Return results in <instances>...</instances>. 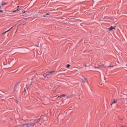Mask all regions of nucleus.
I'll use <instances>...</instances> for the list:
<instances>
[{"instance_id": "1", "label": "nucleus", "mask_w": 127, "mask_h": 127, "mask_svg": "<svg viewBox=\"0 0 127 127\" xmlns=\"http://www.w3.org/2000/svg\"><path fill=\"white\" fill-rule=\"evenodd\" d=\"M54 72H55V71L53 70L52 71H50V72H48V73L44 74L43 76H44V78H46V77H47V76H49V75L53 74V73H54Z\"/></svg>"}, {"instance_id": "2", "label": "nucleus", "mask_w": 127, "mask_h": 127, "mask_svg": "<svg viewBox=\"0 0 127 127\" xmlns=\"http://www.w3.org/2000/svg\"><path fill=\"white\" fill-rule=\"evenodd\" d=\"M118 102V101L116 99H114L113 101L112 102V103L111 104V106H113V105H114V104H116Z\"/></svg>"}, {"instance_id": "3", "label": "nucleus", "mask_w": 127, "mask_h": 127, "mask_svg": "<svg viewBox=\"0 0 127 127\" xmlns=\"http://www.w3.org/2000/svg\"><path fill=\"white\" fill-rule=\"evenodd\" d=\"M87 78L81 79L82 83H88V81H86Z\"/></svg>"}, {"instance_id": "4", "label": "nucleus", "mask_w": 127, "mask_h": 127, "mask_svg": "<svg viewBox=\"0 0 127 127\" xmlns=\"http://www.w3.org/2000/svg\"><path fill=\"white\" fill-rule=\"evenodd\" d=\"M115 28H116V27L111 26V28H109L108 29H109V31H111L113 30V29H115Z\"/></svg>"}, {"instance_id": "5", "label": "nucleus", "mask_w": 127, "mask_h": 127, "mask_svg": "<svg viewBox=\"0 0 127 127\" xmlns=\"http://www.w3.org/2000/svg\"><path fill=\"white\" fill-rule=\"evenodd\" d=\"M36 123H38V122H40V119L37 118L36 120H35Z\"/></svg>"}, {"instance_id": "6", "label": "nucleus", "mask_w": 127, "mask_h": 127, "mask_svg": "<svg viewBox=\"0 0 127 127\" xmlns=\"http://www.w3.org/2000/svg\"><path fill=\"white\" fill-rule=\"evenodd\" d=\"M103 67H104V65H99L98 66L96 67V68H102Z\"/></svg>"}, {"instance_id": "7", "label": "nucleus", "mask_w": 127, "mask_h": 127, "mask_svg": "<svg viewBox=\"0 0 127 127\" xmlns=\"http://www.w3.org/2000/svg\"><path fill=\"white\" fill-rule=\"evenodd\" d=\"M12 28H13V26L10 29H9L8 30H7V31H10V30H11V29H12Z\"/></svg>"}, {"instance_id": "8", "label": "nucleus", "mask_w": 127, "mask_h": 127, "mask_svg": "<svg viewBox=\"0 0 127 127\" xmlns=\"http://www.w3.org/2000/svg\"><path fill=\"white\" fill-rule=\"evenodd\" d=\"M69 67H70V64H67L66 68H69Z\"/></svg>"}, {"instance_id": "9", "label": "nucleus", "mask_w": 127, "mask_h": 127, "mask_svg": "<svg viewBox=\"0 0 127 127\" xmlns=\"http://www.w3.org/2000/svg\"><path fill=\"white\" fill-rule=\"evenodd\" d=\"M16 11H18V9H17V10H16L13 11V12H15Z\"/></svg>"}, {"instance_id": "10", "label": "nucleus", "mask_w": 127, "mask_h": 127, "mask_svg": "<svg viewBox=\"0 0 127 127\" xmlns=\"http://www.w3.org/2000/svg\"><path fill=\"white\" fill-rule=\"evenodd\" d=\"M5 4H6V3H4L3 2H2V3H1V5H4Z\"/></svg>"}, {"instance_id": "11", "label": "nucleus", "mask_w": 127, "mask_h": 127, "mask_svg": "<svg viewBox=\"0 0 127 127\" xmlns=\"http://www.w3.org/2000/svg\"><path fill=\"white\" fill-rule=\"evenodd\" d=\"M6 32H8V31H5V32H4L2 34H5V33H6Z\"/></svg>"}, {"instance_id": "12", "label": "nucleus", "mask_w": 127, "mask_h": 127, "mask_svg": "<svg viewBox=\"0 0 127 127\" xmlns=\"http://www.w3.org/2000/svg\"><path fill=\"white\" fill-rule=\"evenodd\" d=\"M2 12H3V11L2 10H0V13H1Z\"/></svg>"}, {"instance_id": "13", "label": "nucleus", "mask_w": 127, "mask_h": 127, "mask_svg": "<svg viewBox=\"0 0 127 127\" xmlns=\"http://www.w3.org/2000/svg\"><path fill=\"white\" fill-rule=\"evenodd\" d=\"M22 13H25V11H22Z\"/></svg>"}, {"instance_id": "14", "label": "nucleus", "mask_w": 127, "mask_h": 127, "mask_svg": "<svg viewBox=\"0 0 127 127\" xmlns=\"http://www.w3.org/2000/svg\"><path fill=\"white\" fill-rule=\"evenodd\" d=\"M46 15H49V13H47L46 14Z\"/></svg>"}, {"instance_id": "15", "label": "nucleus", "mask_w": 127, "mask_h": 127, "mask_svg": "<svg viewBox=\"0 0 127 127\" xmlns=\"http://www.w3.org/2000/svg\"><path fill=\"white\" fill-rule=\"evenodd\" d=\"M62 96L63 97H65V95H62Z\"/></svg>"}, {"instance_id": "16", "label": "nucleus", "mask_w": 127, "mask_h": 127, "mask_svg": "<svg viewBox=\"0 0 127 127\" xmlns=\"http://www.w3.org/2000/svg\"><path fill=\"white\" fill-rule=\"evenodd\" d=\"M24 126L25 127H27V125L25 124V125H24Z\"/></svg>"}, {"instance_id": "17", "label": "nucleus", "mask_w": 127, "mask_h": 127, "mask_svg": "<svg viewBox=\"0 0 127 127\" xmlns=\"http://www.w3.org/2000/svg\"><path fill=\"white\" fill-rule=\"evenodd\" d=\"M45 16H46V15H44V16H43V17H45Z\"/></svg>"}, {"instance_id": "18", "label": "nucleus", "mask_w": 127, "mask_h": 127, "mask_svg": "<svg viewBox=\"0 0 127 127\" xmlns=\"http://www.w3.org/2000/svg\"><path fill=\"white\" fill-rule=\"evenodd\" d=\"M16 103H17H17H18V101H16Z\"/></svg>"}, {"instance_id": "19", "label": "nucleus", "mask_w": 127, "mask_h": 127, "mask_svg": "<svg viewBox=\"0 0 127 127\" xmlns=\"http://www.w3.org/2000/svg\"><path fill=\"white\" fill-rule=\"evenodd\" d=\"M109 67H113V66H109Z\"/></svg>"}, {"instance_id": "20", "label": "nucleus", "mask_w": 127, "mask_h": 127, "mask_svg": "<svg viewBox=\"0 0 127 127\" xmlns=\"http://www.w3.org/2000/svg\"><path fill=\"white\" fill-rule=\"evenodd\" d=\"M43 117V116H41V118H42Z\"/></svg>"}, {"instance_id": "21", "label": "nucleus", "mask_w": 127, "mask_h": 127, "mask_svg": "<svg viewBox=\"0 0 127 127\" xmlns=\"http://www.w3.org/2000/svg\"><path fill=\"white\" fill-rule=\"evenodd\" d=\"M0 8H1V6H0Z\"/></svg>"}, {"instance_id": "22", "label": "nucleus", "mask_w": 127, "mask_h": 127, "mask_svg": "<svg viewBox=\"0 0 127 127\" xmlns=\"http://www.w3.org/2000/svg\"><path fill=\"white\" fill-rule=\"evenodd\" d=\"M17 7H19V6H18Z\"/></svg>"}, {"instance_id": "23", "label": "nucleus", "mask_w": 127, "mask_h": 127, "mask_svg": "<svg viewBox=\"0 0 127 127\" xmlns=\"http://www.w3.org/2000/svg\"><path fill=\"white\" fill-rule=\"evenodd\" d=\"M15 87H16V85H15Z\"/></svg>"}]
</instances>
